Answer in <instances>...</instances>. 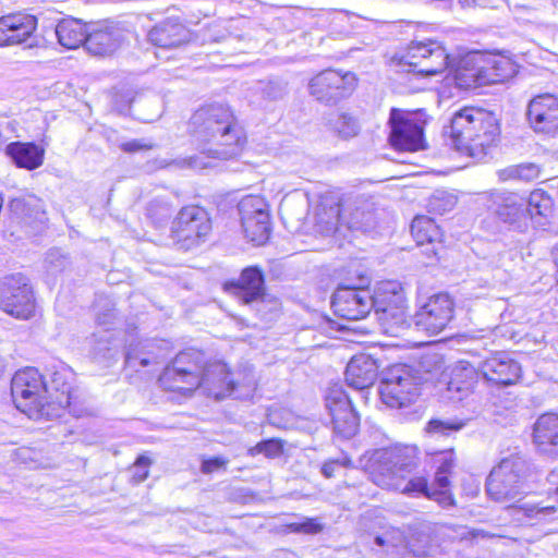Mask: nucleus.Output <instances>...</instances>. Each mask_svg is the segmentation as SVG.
<instances>
[{"label":"nucleus","mask_w":558,"mask_h":558,"mask_svg":"<svg viewBox=\"0 0 558 558\" xmlns=\"http://www.w3.org/2000/svg\"><path fill=\"white\" fill-rule=\"evenodd\" d=\"M189 131L199 143L206 145L199 154L179 157L168 166L178 169H206L214 159H230L243 145V134L231 109L222 104H209L197 109L189 122Z\"/></svg>","instance_id":"1"},{"label":"nucleus","mask_w":558,"mask_h":558,"mask_svg":"<svg viewBox=\"0 0 558 558\" xmlns=\"http://www.w3.org/2000/svg\"><path fill=\"white\" fill-rule=\"evenodd\" d=\"M444 133L450 136L458 150L477 156L486 154V149L498 141L500 126L492 111L464 107L453 113Z\"/></svg>","instance_id":"2"},{"label":"nucleus","mask_w":558,"mask_h":558,"mask_svg":"<svg viewBox=\"0 0 558 558\" xmlns=\"http://www.w3.org/2000/svg\"><path fill=\"white\" fill-rule=\"evenodd\" d=\"M442 367L437 354H427L417 365L397 364L391 366L379 385L383 402L390 408H403L420 395L421 386L432 379L433 372Z\"/></svg>","instance_id":"3"},{"label":"nucleus","mask_w":558,"mask_h":558,"mask_svg":"<svg viewBox=\"0 0 558 558\" xmlns=\"http://www.w3.org/2000/svg\"><path fill=\"white\" fill-rule=\"evenodd\" d=\"M416 468V460L408 450L390 448L378 450L373 470L374 481L384 488L405 495L432 497V488L425 476L409 477Z\"/></svg>","instance_id":"4"},{"label":"nucleus","mask_w":558,"mask_h":558,"mask_svg":"<svg viewBox=\"0 0 558 558\" xmlns=\"http://www.w3.org/2000/svg\"><path fill=\"white\" fill-rule=\"evenodd\" d=\"M534 466L521 451L515 450L502 457L490 470L485 489L488 497L500 504L514 502L530 489L529 480Z\"/></svg>","instance_id":"5"},{"label":"nucleus","mask_w":558,"mask_h":558,"mask_svg":"<svg viewBox=\"0 0 558 558\" xmlns=\"http://www.w3.org/2000/svg\"><path fill=\"white\" fill-rule=\"evenodd\" d=\"M47 380L38 369L26 367L15 373L11 380V395L15 407L29 417L49 415V395Z\"/></svg>","instance_id":"6"},{"label":"nucleus","mask_w":558,"mask_h":558,"mask_svg":"<svg viewBox=\"0 0 558 558\" xmlns=\"http://www.w3.org/2000/svg\"><path fill=\"white\" fill-rule=\"evenodd\" d=\"M205 354L195 349L180 352L159 376V383L168 390L193 391L199 385L205 366Z\"/></svg>","instance_id":"7"},{"label":"nucleus","mask_w":558,"mask_h":558,"mask_svg":"<svg viewBox=\"0 0 558 558\" xmlns=\"http://www.w3.org/2000/svg\"><path fill=\"white\" fill-rule=\"evenodd\" d=\"M399 64L403 71L422 76H434L448 68L449 54L436 40L413 41L401 54Z\"/></svg>","instance_id":"8"},{"label":"nucleus","mask_w":558,"mask_h":558,"mask_svg":"<svg viewBox=\"0 0 558 558\" xmlns=\"http://www.w3.org/2000/svg\"><path fill=\"white\" fill-rule=\"evenodd\" d=\"M211 231L208 213L199 206H185L180 209L171 225V238L189 250L205 241Z\"/></svg>","instance_id":"9"},{"label":"nucleus","mask_w":558,"mask_h":558,"mask_svg":"<svg viewBox=\"0 0 558 558\" xmlns=\"http://www.w3.org/2000/svg\"><path fill=\"white\" fill-rule=\"evenodd\" d=\"M356 85V77L352 72L324 70L308 83L310 94L319 102L336 105L349 97Z\"/></svg>","instance_id":"10"},{"label":"nucleus","mask_w":558,"mask_h":558,"mask_svg":"<svg viewBox=\"0 0 558 558\" xmlns=\"http://www.w3.org/2000/svg\"><path fill=\"white\" fill-rule=\"evenodd\" d=\"M487 207L495 217L509 226L510 229L523 232L529 227L526 199L522 195L506 191L494 190L488 193Z\"/></svg>","instance_id":"11"},{"label":"nucleus","mask_w":558,"mask_h":558,"mask_svg":"<svg viewBox=\"0 0 558 558\" xmlns=\"http://www.w3.org/2000/svg\"><path fill=\"white\" fill-rule=\"evenodd\" d=\"M0 308L20 319L33 315L35 302L26 277L16 274L0 281Z\"/></svg>","instance_id":"12"},{"label":"nucleus","mask_w":558,"mask_h":558,"mask_svg":"<svg viewBox=\"0 0 558 558\" xmlns=\"http://www.w3.org/2000/svg\"><path fill=\"white\" fill-rule=\"evenodd\" d=\"M241 226L247 240L262 245L270 235V217L267 204L259 196H246L238 205Z\"/></svg>","instance_id":"13"},{"label":"nucleus","mask_w":558,"mask_h":558,"mask_svg":"<svg viewBox=\"0 0 558 558\" xmlns=\"http://www.w3.org/2000/svg\"><path fill=\"white\" fill-rule=\"evenodd\" d=\"M325 401L335 433L342 438L353 437L359 429L360 420L342 386L330 387Z\"/></svg>","instance_id":"14"},{"label":"nucleus","mask_w":558,"mask_h":558,"mask_svg":"<svg viewBox=\"0 0 558 558\" xmlns=\"http://www.w3.org/2000/svg\"><path fill=\"white\" fill-rule=\"evenodd\" d=\"M126 33L119 22L109 20L88 22L85 49L93 56H110L125 41Z\"/></svg>","instance_id":"15"},{"label":"nucleus","mask_w":558,"mask_h":558,"mask_svg":"<svg viewBox=\"0 0 558 558\" xmlns=\"http://www.w3.org/2000/svg\"><path fill=\"white\" fill-rule=\"evenodd\" d=\"M454 302L447 293L432 295L414 316L415 326L428 335H438L453 318Z\"/></svg>","instance_id":"16"},{"label":"nucleus","mask_w":558,"mask_h":558,"mask_svg":"<svg viewBox=\"0 0 558 558\" xmlns=\"http://www.w3.org/2000/svg\"><path fill=\"white\" fill-rule=\"evenodd\" d=\"M525 116L535 133L558 136V95L543 93L534 96L526 106Z\"/></svg>","instance_id":"17"},{"label":"nucleus","mask_w":558,"mask_h":558,"mask_svg":"<svg viewBox=\"0 0 558 558\" xmlns=\"http://www.w3.org/2000/svg\"><path fill=\"white\" fill-rule=\"evenodd\" d=\"M331 305L335 314L343 319H363L372 310V292L363 287L339 286L332 294Z\"/></svg>","instance_id":"18"},{"label":"nucleus","mask_w":558,"mask_h":558,"mask_svg":"<svg viewBox=\"0 0 558 558\" xmlns=\"http://www.w3.org/2000/svg\"><path fill=\"white\" fill-rule=\"evenodd\" d=\"M37 28L34 15L14 13L0 17V47L26 44L28 48L37 46L33 37Z\"/></svg>","instance_id":"19"},{"label":"nucleus","mask_w":558,"mask_h":558,"mask_svg":"<svg viewBox=\"0 0 558 558\" xmlns=\"http://www.w3.org/2000/svg\"><path fill=\"white\" fill-rule=\"evenodd\" d=\"M389 124V142L395 148L409 151L422 148L423 129L420 124L403 117L395 108L390 111Z\"/></svg>","instance_id":"20"},{"label":"nucleus","mask_w":558,"mask_h":558,"mask_svg":"<svg viewBox=\"0 0 558 558\" xmlns=\"http://www.w3.org/2000/svg\"><path fill=\"white\" fill-rule=\"evenodd\" d=\"M483 377L498 386L513 385L520 377L521 366L506 352H497L487 357L480 366Z\"/></svg>","instance_id":"21"},{"label":"nucleus","mask_w":558,"mask_h":558,"mask_svg":"<svg viewBox=\"0 0 558 558\" xmlns=\"http://www.w3.org/2000/svg\"><path fill=\"white\" fill-rule=\"evenodd\" d=\"M223 288L244 303H252L265 294L264 274L257 266L246 267L242 270L239 279L226 281Z\"/></svg>","instance_id":"22"},{"label":"nucleus","mask_w":558,"mask_h":558,"mask_svg":"<svg viewBox=\"0 0 558 558\" xmlns=\"http://www.w3.org/2000/svg\"><path fill=\"white\" fill-rule=\"evenodd\" d=\"M190 32L179 19L168 17L156 24L147 33V40L151 45L173 49L187 43Z\"/></svg>","instance_id":"23"},{"label":"nucleus","mask_w":558,"mask_h":558,"mask_svg":"<svg viewBox=\"0 0 558 558\" xmlns=\"http://www.w3.org/2000/svg\"><path fill=\"white\" fill-rule=\"evenodd\" d=\"M480 84H499L511 78L517 73V64L509 58L495 53L480 52Z\"/></svg>","instance_id":"24"},{"label":"nucleus","mask_w":558,"mask_h":558,"mask_svg":"<svg viewBox=\"0 0 558 558\" xmlns=\"http://www.w3.org/2000/svg\"><path fill=\"white\" fill-rule=\"evenodd\" d=\"M411 234L424 255L428 258H437L442 248V234L432 218L426 216L415 217L411 223Z\"/></svg>","instance_id":"25"},{"label":"nucleus","mask_w":558,"mask_h":558,"mask_svg":"<svg viewBox=\"0 0 558 558\" xmlns=\"http://www.w3.org/2000/svg\"><path fill=\"white\" fill-rule=\"evenodd\" d=\"M231 374L227 364L222 362H213L205 366L199 376V385L207 396L221 400L230 397L232 388H230Z\"/></svg>","instance_id":"26"},{"label":"nucleus","mask_w":558,"mask_h":558,"mask_svg":"<svg viewBox=\"0 0 558 558\" xmlns=\"http://www.w3.org/2000/svg\"><path fill=\"white\" fill-rule=\"evenodd\" d=\"M533 441L542 454L558 457V415L546 413L541 415L533 429Z\"/></svg>","instance_id":"27"},{"label":"nucleus","mask_w":558,"mask_h":558,"mask_svg":"<svg viewBox=\"0 0 558 558\" xmlns=\"http://www.w3.org/2000/svg\"><path fill=\"white\" fill-rule=\"evenodd\" d=\"M377 373L378 366L376 361L369 355L360 354L350 360L344 376L348 386L356 390H363L375 383Z\"/></svg>","instance_id":"28"},{"label":"nucleus","mask_w":558,"mask_h":558,"mask_svg":"<svg viewBox=\"0 0 558 558\" xmlns=\"http://www.w3.org/2000/svg\"><path fill=\"white\" fill-rule=\"evenodd\" d=\"M478 379L476 368L464 361L458 362L450 372L447 383L448 398L461 401L475 387Z\"/></svg>","instance_id":"29"},{"label":"nucleus","mask_w":558,"mask_h":558,"mask_svg":"<svg viewBox=\"0 0 558 558\" xmlns=\"http://www.w3.org/2000/svg\"><path fill=\"white\" fill-rule=\"evenodd\" d=\"M9 208L15 219L27 226L43 225L47 220L44 203L36 196L13 198Z\"/></svg>","instance_id":"30"},{"label":"nucleus","mask_w":558,"mask_h":558,"mask_svg":"<svg viewBox=\"0 0 558 558\" xmlns=\"http://www.w3.org/2000/svg\"><path fill=\"white\" fill-rule=\"evenodd\" d=\"M58 43L66 49H76L86 46L87 23L82 20L68 17L61 20L54 27Z\"/></svg>","instance_id":"31"},{"label":"nucleus","mask_w":558,"mask_h":558,"mask_svg":"<svg viewBox=\"0 0 558 558\" xmlns=\"http://www.w3.org/2000/svg\"><path fill=\"white\" fill-rule=\"evenodd\" d=\"M525 199L529 222L542 228L547 226L554 215V201L550 195L543 190H534Z\"/></svg>","instance_id":"32"},{"label":"nucleus","mask_w":558,"mask_h":558,"mask_svg":"<svg viewBox=\"0 0 558 558\" xmlns=\"http://www.w3.org/2000/svg\"><path fill=\"white\" fill-rule=\"evenodd\" d=\"M5 151L17 167L28 170L38 168L44 160V149L34 143L14 142Z\"/></svg>","instance_id":"33"},{"label":"nucleus","mask_w":558,"mask_h":558,"mask_svg":"<svg viewBox=\"0 0 558 558\" xmlns=\"http://www.w3.org/2000/svg\"><path fill=\"white\" fill-rule=\"evenodd\" d=\"M70 372L61 366L49 375L48 388H50L49 407L53 403L60 408H66L71 403V383L69 380Z\"/></svg>","instance_id":"34"},{"label":"nucleus","mask_w":558,"mask_h":558,"mask_svg":"<svg viewBox=\"0 0 558 558\" xmlns=\"http://www.w3.org/2000/svg\"><path fill=\"white\" fill-rule=\"evenodd\" d=\"M403 304H405V298L398 282H380L372 293V310L374 311Z\"/></svg>","instance_id":"35"},{"label":"nucleus","mask_w":558,"mask_h":558,"mask_svg":"<svg viewBox=\"0 0 558 558\" xmlns=\"http://www.w3.org/2000/svg\"><path fill=\"white\" fill-rule=\"evenodd\" d=\"M480 52H472L462 58L459 62L458 68L454 71V81L461 88H477L483 86L480 84V75L477 69H480Z\"/></svg>","instance_id":"36"},{"label":"nucleus","mask_w":558,"mask_h":558,"mask_svg":"<svg viewBox=\"0 0 558 558\" xmlns=\"http://www.w3.org/2000/svg\"><path fill=\"white\" fill-rule=\"evenodd\" d=\"M384 332L397 333L405 324V304L392 307H385L383 311H374Z\"/></svg>","instance_id":"37"},{"label":"nucleus","mask_w":558,"mask_h":558,"mask_svg":"<svg viewBox=\"0 0 558 558\" xmlns=\"http://www.w3.org/2000/svg\"><path fill=\"white\" fill-rule=\"evenodd\" d=\"M230 388L232 391L230 397L234 399H248L256 389V378L252 369H245L243 373H236L231 376Z\"/></svg>","instance_id":"38"},{"label":"nucleus","mask_w":558,"mask_h":558,"mask_svg":"<svg viewBox=\"0 0 558 558\" xmlns=\"http://www.w3.org/2000/svg\"><path fill=\"white\" fill-rule=\"evenodd\" d=\"M512 508L517 515L522 514L531 523H538L557 512L555 505H544L543 502H523Z\"/></svg>","instance_id":"39"},{"label":"nucleus","mask_w":558,"mask_h":558,"mask_svg":"<svg viewBox=\"0 0 558 558\" xmlns=\"http://www.w3.org/2000/svg\"><path fill=\"white\" fill-rule=\"evenodd\" d=\"M173 206L166 196L153 198L146 207V216L156 227L168 222L172 216Z\"/></svg>","instance_id":"40"},{"label":"nucleus","mask_w":558,"mask_h":558,"mask_svg":"<svg viewBox=\"0 0 558 558\" xmlns=\"http://www.w3.org/2000/svg\"><path fill=\"white\" fill-rule=\"evenodd\" d=\"M541 169L536 163H521L510 166L498 172L500 180H521V181H533L539 177Z\"/></svg>","instance_id":"41"},{"label":"nucleus","mask_w":558,"mask_h":558,"mask_svg":"<svg viewBox=\"0 0 558 558\" xmlns=\"http://www.w3.org/2000/svg\"><path fill=\"white\" fill-rule=\"evenodd\" d=\"M435 463L437 464L435 473V483L438 488L449 486V474L454 468V453L452 450H445L436 454Z\"/></svg>","instance_id":"42"},{"label":"nucleus","mask_w":558,"mask_h":558,"mask_svg":"<svg viewBox=\"0 0 558 558\" xmlns=\"http://www.w3.org/2000/svg\"><path fill=\"white\" fill-rule=\"evenodd\" d=\"M255 90L260 95L263 100L277 101L286 96L287 83L280 78H272L267 82H258Z\"/></svg>","instance_id":"43"},{"label":"nucleus","mask_w":558,"mask_h":558,"mask_svg":"<svg viewBox=\"0 0 558 558\" xmlns=\"http://www.w3.org/2000/svg\"><path fill=\"white\" fill-rule=\"evenodd\" d=\"M466 425L465 421L458 418H433L427 423L426 430L429 434L449 436L454 432H459Z\"/></svg>","instance_id":"44"},{"label":"nucleus","mask_w":558,"mask_h":558,"mask_svg":"<svg viewBox=\"0 0 558 558\" xmlns=\"http://www.w3.org/2000/svg\"><path fill=\"white\" fill-rule=\"evenodd\" d=\"M332 129L341 137H353L359 133L360 126L357 121L348 113H339L332 121Z\"/></svg>","instance_id":"45"},{"label":"nucleus","mask_w":558,"mask_h":558,"mask_svg":"<svg viewBox=\"0 0 558 558\" xmlns=\"http://www.w3.org/2000/svg\"><path fill=\"white\" fill-rule=\"evenodd\" d=\"M347 226L349 229L354 231L367 232L374 226V217L371 211L356 208L353 210L348 220Z\"/></svg>","instance_id":"46"},{"label":"nucleus","mask_w":558,"mask_h":558,"mask_svg":"<svg viewBox=\"0 0 558 558\" xmlns=\"http://www.w3.org/2000/svg\"><path fill=\"white\" fill-rule=\"evenodd\" d=\"M69 265L68 257L59 250H50L45 258V268L49 276L61 274Z\"/></svg>","instance_id":"47"},{"label":"nucleus","mask_w":558,"mask_h":558,"mask_svg":"<svg viewBox=\"0 0 558 558\" xmlns=\"http://www.w3.org/2000/svg\"><path fill=\"white\" fill-rule=\"evenodd\" d=\"M432 538L428 533H418L417 536L413 535L409 542L411 551L417 557L427 556L433 547Z\"/></svg>","instance_id":"48"},{"label":"nucleus","mask_w":558,"mask_h":558,"mask_svg":"<svg viewBox=\"0 0 558 558\" xmlns=\"http://www.w3.org/2000/svg\"><path fill=\"white\" fill-rule=\"evenodd\" d=\"M323 524L314 518H305L302 522L288 524V530L292 533L317 534L323 531Z\"/></svg>","instance_id":"49"},{"label":"nucleus","mask_w":558,"mask_h":558,"mask_svg":"<svg viewBox=\"0 0 558 558\" xmlns=\"http://www.w3.org/2000/svg\"><path fill=\"white\" fill-rule=\"evenodd\" d=\"M253 450L265 454L267 458H277L282 453L283 446L280 440L268 439L257 444Z\"/></svg>","instance_id":"50"},{"label":"nucleus","mask_w":558,"mask_h":558,"mask_svg":"<svg viewBox=\"0 0 558 558\" xmlns=\"http://www.w3.org/2000/svg\"><path fill=\"white\" fill-rule=\"evenodd\" d=\"M149 464L150 460L147 457L141 456L136 459L133 465V478L136 483H141L147 478Z\"/></svg>","instance_id":"51"},{"label":"nucleus","mask_w":558,"mask_h":558,"mask_svg":"<svg viewBox=\"0 0 558 558\" xmlns=\"http://www.w3.org/2000/svg\"><path fill=\"white\" fill-rule=\"evenodd\" d=\"M120 147L124 153L132 154V153H137L141 150H150L155 147V145L145 140H132V141L122 143Z\"/></svg>","instance_id":"52"},{"label":"nucleus","mask_w":558,"mask_h":558,"mask_svg":"<svg viewBox=\"0 0 558 558\" xmlns=\"http://www.w3.org/2000/svg\"><path fill=\"white\" fill-rule=\"evenodd\" d=\"M447 488L448 487L439 488L438 490L432 489L430 490L432 497H427V498L436 500L442 507L453 506L454 500Z\"/></svg>","instance_id":"53"},{"label":"nucleus","mask_w":558,"mask_h":558,"mask_svg":"<svg viewBox=\"0 0 558 558\" xmlns=\"http://www.w3.org/2000/svg\"><path fill=\"white\" fill-rule=\"evenodd\" d=\"M228 463V460L221 458V457H215L211 459L204 460L202 462L201 470L205 474L213 473L219 469H223L226 464Z\"/></svg>","instance_id":"54"},{"label":"nucleus","mask_w":558,"mask_h":558,"mask_svg":"<svg viewBox=\"0 0 558 558\" xmlns=\"http://www.w3.org/2000/svg\"><path fill=\"white\" fill-rule=\"evenodd\" d=\"M138 361V365L142 366V367H145V366H148L149 364L153 363V361H150L149 359L147 357H138L137 355H135L133 352L131 351H128L126 354H125V363L129 365V366H132V367H135L136 366V362Z\"/></svg>","instance_id":"55"},{"label":"nucleus","mask_w":558,"mask_h":558,"mask_svg":"<svg viewBox=\"0 0 558 558\" xmlns=\"http://www.w3.org/2000/svg\"><path fill=\"white\" fill-rule=\"evenodd\" d=\"M438 202H440V198L438 196H433V198L430 199L429 202V206L434 209V210H438V211H447L449 210L450 208H452V206L454 205V201L452 199V197H447L446 198V204L445 206L441 208L440 205L438 204Z\"/></svg>","instance_id":"56"},{"label":"nucleus","mask_w":558,"mask_h":558,"mask_svg":"<svg viewBox=\"0 0 558 558\" xmlns=\"http://www.w3.org/2000/svg\"><path fill=\"white\" fill-rule=\"evenodd\" d=\"M374 542L379 547L396 548V545L392 543L391 536L388 533L384 535H377Z\"/></svg>","instance_id":"57"},{"label":"nucleus","mask_w":558,"mask_h":558,"mask_svg":"<svg viewBox=\"0 0 558 558\" xmlns=\"http://www.w3.org/2000/svg\"><path fill=\"white\" fill-rule=\"evenodd\" d=\"M462 7L486 8L493 4V0H459Z\"/></svg>","instance_id":"58"},{"label":"nucleus","mask_w":558,"mask_h":558,"mask_svg":"<svg viewBox=\"0 0 558 558\" xmlns=\"http://www.w3.org/2000/svg\"><path fill=\"white\" fill-rule=\"evenodd\" d=\"M113 318H114V313L112 310H109L108 312H106L104 314H100V313L97 314V322L99 325H105V326L111 325Z\"/></svg>","instance_id":"59"},{"label":"nucleus","mask_w":558,"mask_h":558,"mask_svg":"<svg viewBox=\"0 0 558 558\" xmlns=\"http://www.w3.org/2000/svg\"><path fill=\"white\" fill-rule=\"evenodd\" d=\"M337 463L336 462H327L323 465L322 472L326 477H331L335 471Z\"/></svg>","instance_id":"60"},{"label":"nucleus","mask_w":558,"mask_h":558,"mask_svg":"<svg viewBox=\"0 0 558 558\" xmlns=\"http://www.w3.org/2000/svg\"><path fill=\"white\" fill-rule=\"evenodd\" d=\"M547 482L549 485L551 486H555V488L558 486V473L555 472V471H551L548 475H547Z\"/></svg>","instance_id":"61"},{"label":"nucleus","mask_w":558,"mask_h":558,"mask_svg":"<svg viewBox=\"0 0 558 558\" xmlns=\"http://www.w3.org/2000/svg\"><path fill=\"white\" fill-rule=\"evenodd\" d=\"M3 374V364H2V360L0 359V377L2 376Z\"/></svg>","instance_id":"62"},{"label":"nucleus","mask_w":558,"mask_h":558,"mask_svg":"<svg viewBox=\"0 0 558 558\" xmlns=\"http://www.w3.org/2000/svg\"><path fill=\"white\" fill-rule=\"evenodd\" d=\"M555 263H556L557 271H558V256L555 258Z\"/></svg>","instance_id":"63"},{"label":"nucleus","mask_w":558,"mask_h":558,"mask_svg":"<svg viewBox=\"0 0 558 558\" xmlns=\"http://www.w3.org/2000/svg\"><path fill=\"white\" fill-rule=\"evenodd\" d=\"M555 1V5H558V0H554Z\"/></svg>","instance_id":"64"}]
</instances>
